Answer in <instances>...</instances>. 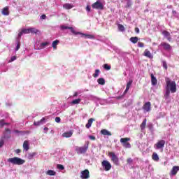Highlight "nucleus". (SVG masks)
<instances>
[{
    "label": "nucleus",
    "instance_id": "f257e3e1",
    "mask_svg": "<svg viewBox=\"0 0 179 179\" xmlns=\"http://www.w3.org/2000/svg\"><path fill=\"white\" fill-rule=\"evenodd\" d=\"M166 81V90H171L172 94H174L177 92L176 83L175 81H171L169 78H165Z\"/></svg>",
    "mask_w": 179,
    "mask_h": 179
},
{
    "label": "nucleus",
    "instance_id": "f03ea898",
    "mask_svg": "<svg viewBox=\"0 0 179 179\" xmlns=\"http://www.w3.org/2000/svg\"><path fill=\"white\" fill-rule=\"evenodd\" d=\"M25 162L26 161H24V159H22L17 157L8 159V162H10V164H13L14 165H22L24 164Z\"/></svg>",
    "mask_w": 179,
    "mask_h": 179
},
{
    "label": "nucleus",
    "instance_id": "7ed1b4c3",
    "mask_svg": "<svg viewBox=\"0 0 179 179\" xmlns=\"http://www.w3.org/2000/svg\"><path fill=\"white\" fill-rule=\"evenodd\" d=\"M88 148H89L88 144H85L82 147L76 146V152L77 154H85L87 151Z\"/></svg>",
    "mask_w": 179,
    "mask_h": 179
},
{
    "label": "nucleus",
    "instance_id": "20e7f679",
    "mask_svg": "<svg viewBox=\"0 0 179 179\" xmlns=\"http://www.w3.org/2000/svg\"><path fill=\"white\" fill-rule=\"evenodd\" d=\"M108 156H109L110 157L111 162H113V163L115 165L117 166L120 164L119 158H118V157H117V155H115V152H109V153L108 154Z\"/></svg>",
    "mask_w": 179,
    "mask_h": 179
},
{
    "label": "nucleus",
    "instance_id": "39448f33",
    "mask_svg": "<svg viewBox=\"0 0 179 179\" xmlns=\"http://www.w3.org/2000/svg\"><path fill=\"white\" fill-rule=\"evenodd\" d=\"M129 141H130L129 138H120V143L124 148H131V144L129 143Z\"/></svg>",
    "mask_w": 179,
    "mask_h": 179
},
{
    "label": "nucleus",
    "instance_id": "423d86ee",
    "mask_svg": "<svg viewBox=\"0 0 179 179\" xmlns=\"http://www.w3.org/2000/svg\"><path fill=\"white\" fill-rule=\"evenodd\" d=\"M129 141H130L129 138H120V143L124 148H131V144L129 143Z\"/></svg>",
    "mask_w": 179,
    "mask_h": 179
},
{
    "label": "nucleus",
    "instance_id": "0eeeda50",
    "mask_svg": "<svg viewBox=\"0 0 179 179\" xmlns=\"http://www.w3.org/2000/svg\"><path fill=\"white\" fill-rule=\"evenodd\" d=\"M92 8L96 9V10H104V5L99 1H96L92 5H91Z\"/></svg>",
    "mask_w": 179,
    "mask_h": 179
},
{
    "label": "nucleus",
    "instance_id": "6e6552de",
    "mask_svg": "<svg viewBox=\"0 0 179 179\" xmlns=\"http://www.w3.org/2000/svg\"><path fill=\"white\" fill-rule=\"evenodd\" d=\"M102 166L103 167L104 171H108L109 170H111V168H112L111 164L106 160H103L102 162Z\"/></svg>",
    "mask_w": 179,
    "mask_h": 179
},
{
    "label": "nucleus",
    "instance_id": "1a4fd4ad",
    "mask_svg": "<svg viewBox=\"0 0 179 179\" xmlns=\"http://www.w3.org/2000/svg\"><path fill=\"white\" fill-rule=\"evenodd\" d=\"M166 145V141L161 140L158 141L157 143L155 144V147L157 150L163 149Z\"/></svg>",
    "mask_w": 179,
    "mask_h": 179
},
{
    "label": "nucleus",
    "instance_id": "9d476101",
    "mask_svg": "<svg viewBox=\"0 0 179 179\" xmlns=\"http://www.w3.org/2000/svg\"><path fill=\"white\" fill-rule=\"evenodd\" d=\"M60 29H62V30L69 29L72 32V34L76 35V36L78 35V34H81V32H76L75 31V29H73V27H66V26H64V25H62V26H60Z\"/></svg>",
    "mask_w": 179,
    "mask_h": 179
},
{
    "label": "nucleus",
    "instance_id": "9b49d317",
    "mask_svg": "<svg viewBox=\"0 0 179 179\" xmlns=\"http://www.w3.org/2000/svg\"><path fill=\"white\" fill-rule=\"evenodd\" d=\"M80 178L82 179H88L90 178V172L89 170L85 169L80 172Z\"/></svg>",
    "mask_w": 179,
    "mask_h": 179
},
{
    "label": "nucleus",
    "instance_id": "f8f14e48",
    "mask_svg": "<svg viewBox=\"0 0 179 179\" xmlns=\"http://www.w3.org/2000/svg\"><path fill=\"white\" fill-rule=\"evenodd\" d=\"M143 109L145 113H149L151 110V103L150 102L145 103V104L143 106Z\"/></svg>",
    "mask_w": 179,
    "mask_h": 179
},
{
    "label": "nucleus",
    "instance_id": "ddd939ff",
    "mask_svg": "<svg viewBox=\"0 0 179 179\" xmlns=\"http://www.w3.org/2000/svg\"><path fill=\"white\" fill-rule=\"evenodd\" d=\"M10 138V130L9 129H6L5 132L3 135V139L6 140Z\"/></svg>",
    "mask_w": 179,
    "mask_h": 179
},
{
    "label": "nucleus",
    "instance_id": "4468645a",
    "mask_svg": "<svg viewBox=\"0 0 179 179\" xmlns=\"http://www.w3.org/2000/svg\"><path fill=\"white\" fill-rule=\"evenodd\" d=\"M179 171V166H174L171 171V173H169V176H176L177 173Z\"/></svg>",
    "mask_w": 179,
    "mask_h": 179
},
{
    "label": "nucleus",
    "instance_id": "2eb2a0df",
    "mask_svg": "<svg viewBox=\"0 0 179 179\" xmlns=\"http://www.w3.org/2000/svg\"><path fill=\"white\" fill-rule=\"evenodd\" d=\"M160 46L164 48V50H171V46L170 45V44L166 43V42H162L160 44Z\"/></svg>",
    "mask_w": 179,
    "mask_h": 179
},
{
    "label": "nucleus",
    "instance_id": "dca6fc26",
    "mask_svg": "<svg viewBox=\"0 0 179 179\" xmlns=\"http://www.w3.org/2000/svg\"><path fill=\"white\" fill-rule=\"evenodd\" d=\"M72 135H73V130H70L69 131L63 133L62 137L63 138H71Z\"/></svg>",
    "mask_w": 179,
    "mask_h": 179
},
{
    "label": "nucleus",
    "instance_id": "f3484780",
    "mask_svg": "<svg viewBox=\"0 0 179 179\" xmlns=\"http://www.w3.org/2000/svg\"><path fill=\"white\" fill-rule=\"evenodd\" d=\"M1 14L6 16L9 15H10L9 7L6 6L5 8H3V10H1Z\"/></svg>",
    "mask_w": 179,
    "mask_h": 179
},
{
    "label": "nucleus",
    "instance_id": "a211bd4d",
    "mask_svg": "<svg viewBox=\"0 0 179 179\" xmlns=\"http://www.w3.org/2000/svg\"><path fill=\"white\" fill-rule=\"evenodd\" d=\"M162 35H164V37H166L167 40L169 42H171V38L170 37L171 36L170 32H168L166 30H164V31H162Z\"/></svg>",
    "mask_w": 179,
    "mask_h": 179
},
{
    "label": "nucleus",
    "instance_id": "6ab92c4d",
    "mask_svg": "<svg viewBox=\"0 0 179 179\" xmlns=\"http://www.w3.org/2000/svg\"><path fill=\"white\" fill-rule=\"evenodd\" d=\"M100 134L101 135H103V136H112V133L110 132L108 130H106V129L101 130Z\"/></svg>",
    "mask_w": 179,
    "mask_h": 179
},
{
    "label": "nucleus",
    "instance_id": "aec40b11",
    "mask_svg": "<svg viewBox=\"0 0 179 179\" xmlns=\"http://www.w3.org/2000/svg\"><path fill=\"white\" fill-rule=\"evenodd\" d=\"M144 56L147 57L148 58L152 59L153 55L150 53V51H149L148 49H145L144 51Z\"/></svg>",
    "mask_w": 179,
    "mask_h": 179
},
{
    "label": "nucleus",
    "instance_id": "412c9836",
    "mask_svg": "<svg viewBox=\"0 0 179 179\" xmlns=\"http://www.w3.org/2000/svg\"><path fill=\"white\" fill-rule=\"evenodd\" d=\"M22 148H24L25 151H28L29 150V143L27 141H24Z\"/></svg>",
    "mask_w": 179,
    "mask_h": 179
},
{
    "label": "nucleus",
    "instance_id": "4be33fe9",
    "mask_svg": "<svg viewBox=\"0 0 179 179\" xmlns=\"http://www.w3.org/2000/svg\"><path fill=\"white\" fill-rule=\"evenodd\" d=\"M151 83L152 86H155L157 84V80L153 74H151Z\"/></svg>",
    "mask_w": 179,
    "mask_h": 179
},
{
    "label": "nucleus",
    "instance_id": "5701e85b",
    "mask_svg": "<svg viewBox=\"0 0 179 179\" xmlns=\"http://www.w3.org/2000/svg\"><path fill=\"white\" fill-rule=\"evenodd\" d=\"M45 120V117H43L41 120L38 121V122H34V125L36 127H38L41 124H43V122Z\"/></svg>",
    "mask_w": 179,
    "mask_h": 179
},
{
    "label": "nucleus",
    "instance_id": "b1692460",
    "mask_svg": "<svg viewBox=\"0 0 179 179\" xmlns=\"http://www.w3.org/2000/svg\"><path fill=\"white\" fill-rule=\"evenodd\" d=\"M94 121V119H92V118L89 119L88 123H87V124H85V127H86L87 129H89L90 128H91L92 124V123H93Z\"/></svg>",
    "mask_w": 179,
    "mask_h": 179
},
{
    "label": "nucleus",
    "instance_id": "393cba45",
    "mask_svg": "<svg viewBox=\"0 0 179 179\" xmlns=\"http://www.w3.org/2000/svg\"><path fill=\"white\" fill-rule=\"evenodd\" d=\"M78 34L82 35V37H85V38L94 39V36L93 35L84 34L82 32H80V34Z\"/></svg>",
    "mask_w": 179,
    "mask_h": 179
},
{
    "label": "nucleus",
    "instance_id": "a878e982",
    "mask_svg": "<svg viewBox=\"0 0 179 179\" xmlns=\"http://www.w3.org/2000/svg\"><path fill=\"white\" fill-rule=\"evenodd\" d=\"M152 160H154L155 162H159V155H158L156 152L152 153Z\"/></svg>",
    "mask_w": 179,
    "mask_h": 179
},
{
    "label": "nucleus",
    "instance_id": "bb28decb",
    "mask_svg": "<svg viewBox=\"0 0 179 179\" xmlns=\"http://www.w3.org/2000/svg\"><path fill=\"white\" fill-rule=\"evenodd\" d=\"M63 8L66 10H71L73 8V5H71L70 3H65L64 5H63Z\"/></svg>",
    "mask_w": 179,
    "mask_h": 179
},
{
    "label": "nucleus",
    "instance_id": "cd10ccee",
    "mask_svg": "<svg viewBox=\"0 0 179 179\" xmlns=\"http://www.w3.org/2000/svg\"><path fill=\"white\" fill-rule=\"evenodd\" d=\"M97 83H99V85H105L106 80L104 78H101L97 79Z\"/></svg>",
    "mask_w": 179,
    "mask_h": 179
},
{
    "label": "nucleus",
    "instance_id": "c85d7f7f",
    "mask_svg": "<svg viewBox=\"0 0 179 179\" xmlns=\"http://www.w3.org/2000/svg\"><path fill=\"white\" fill-rule=\"evenodd\" d=\"M29 33L33 34H37V33L39 31L38 29L31 27L29 29Z\"/></svg>",
    "mask_w": 179,
    "mask_h": 179
},
{
    "label": "nucleus",
    "instance_id": "c756f323",
    "mask_svg": "<svg viewBox=\"0 0 179 179\" xmlns=\"http://www.w3.org/2000/svg\"><path fill=\"white\" fill-rule=\"evenodd\" d=\"M138 40L139 38L136 36L130 38V42L133 43L134 44H136V43H138Z\"/></svg>",
    "mask_w": 179,
    "mask_h": 179
},
{
    "label": "nucleus",
    "instance_id": "7c9ffc66",
    "mask_svg": "<svg viewBox=\"0 0 179 179\" xmlns=\"http://www.w3.org/2000/svg\"><path fill=\"white\" fill-rule=\"evenodd\" d=\"M146 122H147V119H144L143 122L141 123L140 127L141 129L143 131V129H145V127H146Z\"/></svg>",
    "mask_w": 179,
    "mask_h": 179
},
{
    "label": "nucleus",
    "instance_id": "2f4dec72",
    "mask_svg": "<svg viewBox=\"0 0 179 179\" xmlns=\"http://www.w3.org/2000/svg\"><path fill=\"white\" fill-rule=\"evenodd\" d=\"M57 172H55V171L48 170V171H46V175L48 176H55Z\"/></svg>",
    "mask_w": 179,
    "mask_h": 179
},
{
    "label": "nucleus",
    "instance_id": "473e14b6",
    "mask_svg": "<svg viewBox=\"0 0 179 179\" xmlns=\"http://www.w3.org/2000/svg\"><path fill=\"white\" fill-rule=\"evenodd\" d=\"M59 43V41L58 40L54 41L52 43V47L53 48V49H57V46L58 45V43Z\"/></svg>",
    "mask_w": 179,
    "mask_h": 179
},
{
    "label": "nucleus",
    "instance_id": "72a5a7b5",
    "mask_svg": "<svg viewBox=\"0 0 179 179\" xmlns=\"http://www.w3.org/2000/svg\"><path fill=\"white\" fill-rule=\"evenodd\" d=\"M81 102V99H77L76 100H73L71 103L73 105H78L79 103H80Z\"/></svg>",
    "mask_w": 179,
    "mask_h": 179
},
{
    "label": "nucleus",
    "instance_id": "f704fd0d",
    "mask_svg": "<svg viewBox=\"0 0 179 179\" xmlns=\"http://www.w3.org/2000/svg\"><path fill=\"white\" fill-rule=\"evenodd\" d=\"M100 73V70L96 69L95 70V73L92 75L93 78H98Z\"/></svg>",
    "mask_w": 179,
    "mask_h": 179
},
{
    "label": "nucleus",
    "instance_id": "c9c22d12",
    "mask_svg": "<svg viewBox=\"0 0 179 179\" xmlns=\"http://www.w3.org/2000/svg\"><path fill=\"white\" fill-rule=\"evenodd\" d=\"M170 92H171V90H166V92H165V94H164V97H165L166 99H168L169 96H170Z\"/></svg>",
    "mask_w": 179,
    "mask_h": 179
},
{
    "label": "nucleus",
    "instance_id": "e433bc0d",
    "mask_svg": "<svg viewBox=\"0 0 179 179\" xmlns=\"http://www.w3.org/2000/svg\"><path fill=\"white\" fill-rule=\"evenodd\" d=\"M36 153L35 152H29L27 155V158L29 159H31L34 158V157L35 156Z\"/></svg>",
    "mask_w": 179,
    "mask_h": 179
},
{
    "label": "nucleus",
    "instance_id": "4c0bfd02",
    "mask_svg": "<svg viewBox=\"0 0 179 179\" xmlns=\"http://www.w3.org/2000/svg\"><path fill=\"white\" fill-rule=\"evenodd\" d=\"M117 27L119 28L120 31H125V28L124 27V26L122 24H119V25Z\"/></svg>",
    "mask_w": 179,
    "mask_h": 179
},
{
    "label": "nucleus",
    "instance_id": "58836bf2",
    "mask_svg": "<svg viewBox=\"0 0 179 179\" xmlns=\"http://www.w3.org/2000/svg\"><path fill=\"white\" fill-rule=\"evenodd\" d=\"M103 69L107 70V71H109L111 69V66L107 64H103Z\"/></svg>",
    "mask_w": 179,
    "mask_h": 179
},
{
    "label": "nucleus",
    "instance_id": "ea45409f",
    "mask_svg": "<svg viewBox=\"0 0 179 179\" xmlns=\"http://www.w3.org/2000/svg\"><path fill=\"white\" fill-rule=\"evenodd\" d=\"M162 66L164 68L165 70L168 69V66L166 61H162Z\"/></svg>",
    "mask_w": 179,
    "mask_h": 179
},
{
    "label": "nucleus",
    "instance_id": "a19ab883",
    "mask_svg": "<svg viewBox=\"0 0 179 179\" xmlns=\"http://www.w3.org/2000/svg\"><path fill=\"white\" fill-rule=\"evenodd\" d=\"M21 31H22L23 34H30L29 29H22Z\"/></svg>",
    "mask_w": 179,
    "mask_h": 179
},
{
    "label": "nucleus",
    "instance_id": "79ce46f5",
    "mask_svg": "<svg viewBox=\"0 0 179 179\" xmlns=\"http://www.w3.org/2000/svg\"><path fill=\"white\" fill-rule=\"evenodd\" d=\"M132 83H133V80H131L129 82H128L127 84L126 89H130L131 85H132Z\"/></svg>",
    "mask_w": 179,
    "mask_h": 179
},
{
    "label": "nucleus",
    "instance_id": "37998d69",
    "mask_svg": "<svg viewBox=\"0 0 179 179\" xmlns=\"http://www.w3.org/2000/svg\"><path fill=\"white\" fill-rule=\"evenodd\" d=\"M48 45H50V43H48V42L42 43L41 44V48H45V47L48 46Z\"/></svg>",
    "mask_w": 179,
    "mask_h": 179
},
{
    "label": "nucleus",
    "instance_id": "c03bdc74",
    "mask_svg": "<svg viewBox=\"0 0 179 179\" xmlns=\"http://www.w3.org/2000/svg\"><path fill=\"white\" fill-rule=\"evenodd\" d=\"M57 169L59 170H64V165L58 164L57 165Z\"/></svg>",
    "mask_w": 179,
    "mask_h": 179
},
{
    "label": "nucleus",
    "instance_id": "a18cd8bd",
    "mask_svg": "<svg viewBox=\"0 0 179 179\" xmlns=\"http://www.w3.org/2000/svg\"><path fill=\"white\" fill-rule=\"evenodd\" d=\"M20 48V42L18 41V42H17V47L15 48V51L19 50Z\"/></svg>",
    "mask_w": 179,
    "mask_h": 179
},
{
    "label": "nucleus",
    "instance_id": "49530a36",
    "mask_svg": "<svg viewBox=\"0 0 179 179\" xmlns=\"http://www.w3.org/2000/svg\"><path fill=\"white\" fill-rule=\"evenodd\" d=\"M127 162L128 164H132V162H133L132 158H128V159H127Z\"/></svg>",
    "mask_w": 179,
    "mask_h": 179
},
{
    "label": "nucleus",
    "instance_id": "de8ad7c7",
    "mask_svg": "<svg viewBox=\"0 0 179 179\" xmlns=\"http://www.w3.org/2000/svg\"><path fill=\"white\" fill-rule=\"evenodd\" d=\"M138 48H144V43L142 42H138Z\"/></svg>",
    "mask_w": 179,
    "mask_h": 179
},
{
    "label": "nucleus",
    "instance_id": "09e8293b",
    "mask_svg": "<svg viewBox=\"0 0 179 179\" xmlns=\"http://www.w3.org/2000/svg\"><path fill=\"white\" fill-rule=\"evenodd\" d=\"M55 122L59 123L61 122V118L59 117H56Z\"/></svg>",
    "mask_w": 179,
    "mask_h": 179
},
{
    "label": "nucleus",
    "instance_id": "8fccbe9b",
    "mask_svg": "<svg viewBox=\"0 0 179 179\" xmlns=\"http://www.w3.org/2000/svg\"><path fill=\"white\" fill-rule=\"evenodd\" d=\"M4 125H9V123H3V120H1V126L3 127Z\"/></svg>",
    "mask_w": 179,
    "mask_h": 179
},
{
    "label": "nucleus",
    "instance_id": "3c124183",
    "mask_svg": "<svg viewBox=\"0 0 179 179\" xmlns=\"http://www.w3.org/2000/svg\"><path fill=\"white\" fill-rule=\"evenodd\" d=\"M134 31H135V33H136V34H139V33H140V29H139V28L135 27Z\"/></svg>",
    "mask_w": 179,
    "mask_h": 179
},
{
    "label": "nucleus",
    "instance_id": "603ef678",
    "mask_svg": "<svg viewBox=\"0 0 179 179\" xmlns=\"http://www.w3.org/2000/svg\"><path fill=\"white\" fill-rule=\"evenodd\" d=\"M89 138H90V139L91 141H95V139H96V138H95L94 136H90Z\"/></svg>",
    "mask_w": 179,
    "mask_h": 179
},
{
    "label": "nucleus",
    "instance_id": "864d4df0",
    "mask_svg": "<svg viewBox=\"0 0 179 179\" xmlns=\"http://www.w3.org/2000/svg\"><path fill=\"white\" fill-rule=\"evenodd\" d=\"M86 10L88 12H91V7L90 6H87Z\"/></svg>",
    "mask_w": 179,
    "mask_h": 179
},
{
    "label": "nucleus",
    "instance_id": "5fc2aeb1",
    "mask_svg": "<svg viewBox=\"0 0 179 179\" xmlns=\"http://www.w3.org/2000/svg\"><path fill=\"white\" fill-rule=\"evenodd\" d=\"M15 152L17 154H20L21 152V150L20 149H17L15 150Z\"/></svg>",
    "mask_w": 179,
    "mask_h": 179
},
{
    "label": "nucleus",
    "instance_id": "6e6d98bb",
    "mask_svg": "<svg viewBox=\"0 0 179 179\" xmlns=\"http://www.w3.org/2000/svg\"><path fill=\"white\" fill-rule=\"evenodd\" d=\"M46 17H47V16H46L45 14H43V15H42L41 16V18L42 20H45Z\"/></svg>",
    "mask_w": 179,
    "mask_h": 179
},
{
    "label": "nucleus",
    "instance_id": "4d7b16f0",
    "mask_svg": "<svg viewBox=\"0 0 179 179\" xmlns=\"http://www.w3.org/2000/svg\"><path fill=\"white\" fill-rule=\"evenodd\" d=\"M23 34H24L22 33V31H21V32H19V34H18V37L20 38L21 36H22Z\"/></svg>",
    "mask_w": 179,
    "mask_h": 179
},
{
    "label": "nucleus",
    "instance_id": "13d9d810",
    "mask_svg": "<svg viewBox=\"0 0 179 179\" xmlns=\"http://www.w3.org/2000/svg\"><path fill=\"white\" fill-rule=\"evenodd\" d=\"M15 60H16V56L12 57H11V62H13Z\"/></svg>",
    "mask_w": 179,
    "mask_h": 179
},
{
    "label": "nucleus",
    "instance_id": "bf43d9fd",
    "mask_svg": "<svg viewBox=\"0 0 179 179\" xmlns=\"http://www.w3.org/2000/svg\"><path fill=\"white\" fill-rule=\"evenodd\" d=\"M78 92H75V94H73V97H76L78 96Z\"/></svg>",
    "mask_w": 179,
    "mask_h": 179
},
{
    "label": "nucleus",
    "instance_id": "052dcab7",
    "mask_svg": "<svg viewBox=\"0 0 179 179\" xmlns=\"http://www.w3.org/2000/svg\"><path fill=\"white\" fill-rule=\"evenodd\" d=\"M4 144V141L3 140L1 141V147H2Z\"/></svg>",
    "mask_w": 179,
    "mask_h": 179
},
{
    "label": "nucleus",
    "instance_id": "680f3d73",
    "mask_svg": "<svg viewBox=\"0 0 179 179\" xmlns=\"http://www.w3.org/2000/svg\"><path fill=\"white\" fill-rule=\"evenodd\" d=\"M129 89L126 88V90H124V94H127V92H129Z\"/></svg>",
    "mask_w": 179,
    "mask_h": 179
},
{
    "label": "nucleus",
    "instance_id": "e2e57ef3",
    "mask_svg": "<svg viewBox=\"0 0 179 179\" xmlns=\"http://www.w3.org/2000/svg\"><path fill=\"white\" fill-rule=\"evenodd\" d=\"M44 131H48V127L44 128Z\"/></svg>",
    "mask_w": 179,
    "mask_h": 179
},
{
    "label": "nucleus",
    "instance_id": "0e129e2a",
    "mask_svg": "<svg viewBox=\"0 0 179 179\" xmlns=\"http://www.w3.org/2000/svg\"><path fill=\"white\" fill-rule=\"evenodd\" d=\"M0 147H1V143H0Z\"/></svg>",
    "mask_w": 179,
    "mask_h": 179
}]
</instances>
